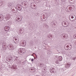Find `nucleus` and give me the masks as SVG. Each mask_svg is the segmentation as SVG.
<instances>
[{
	"label": "nucleus",
	"instance_id": "1a4fd4ad",
	"mask_svg": "<svg viewBox=\"0 0 76 76\" xmlns=\"http://www.w3.org/2000/svg\"><path fill=\"white\" fill-rule=\"evenodd\" d=\"M75 7V6H73V5H71L69 7V10H72V9H73L74 7Z\"/></svg>",
	"mask_w": 76,
	"mask_h": 76
},
{
	"label": "nucleus",
	"instance_id": "0eeeda50",
	"mask_svg": "<svg viewBox=\"0 0 76 76\" xmlns=\"http://www.w3.org/2000/svg\"><path fill=\"white\" fill-rule=\"evenodd\" d=\"M30 6L31 8H33V7L34 6H36V5H35V3H32L30 4Z\"/></svg>",
	"mask_w": 76,
	"mask_h": 76
},
{
	"label": "nucleus",
	"instance_id": "a211bd4d",
	"mask_svg": "<svg viewBox=\"0 0 76 76\" xmlns=\"http://www.w3.org/2000/svg\"><path fill=\"white\" fill-rule=\"evenodd\" d=\"M23 4L24 5V6H26V4H27V2H25V1H24L23 2Z\"/></svg>",
	"mask_w": 76,
	"mask_h": 76
},
{
	"label": "nucleus",
	"instance_id": "ddd939ff",
	"mask_svg": "<svg viewBox=\"0 0 76 76\" xmlns=\"http://www.w3.org/2000/svg\"><path fill=\"white\" fill-rule=\"evenodd\" d=\"M4 19V17L2 15H0V21L2 20V19Z\"/></svg>",
	"mask_w": 76,
	"mask_h": 76
},
{
	"label": "nucleus",
	"instance_id": "58836bf2",
	"mask_svg": "<svg viewBox=\"0 0 76 76\" xmlns=\"http://www.w3.org/2000/svg\"><path fill=\"white\" fill-rule=\"evenodd\" d=\"M71 1H73V0H71Z\"/></svg>",
	"mask_w": 76,
	"mask_h": 76
},
{
	"label": "nucleus",
	"instance_id": "f3484780",
	"mask_svg": "<svg viewBox=\"0 0 76 76\" xmlns=\"http://www.w3.org/2000/svg\"><path fill=\"white\" fill-rule=\"evenodd\" d=\"M6 47V45L5 44L3 43L2 44V48H4Z\"/></svg>",
	"mask_w": 76,
	"mask_h": 76
},
{
	"label": "nucleus",
	"instance_id": "6e6552de",
	"mask_svg": "<svg viewBox=\"0 0 76 76\" xmlns=\"http://www.w3.org/2000/svg\"><path fill=\"white\" fill-rule=\"evenodd\" d=\"M22 20V18H17L15 19L16 21L17 22H20Z\"/></svg>",
	"mask_w": 76,
	"mask_h": 76
},
{
	"label": "nucleus",
	"instance_id": "c85d7f7f",
	"mask_svg": "<svg viewBox=\"0 0 76 76\" xmlns=\"http://www.w3.org/2000/svg\"><path fill=\"white\" fill-rule=\"evenodd\" d=\"M63 38H66V36H64L63 37Z\"/></svg>",
	"mask_w": 76,
	"mask_h": 76
},
{
	"label": "nucleus",
	"instance_id": "473e14b6",
	"mask_svg": "<svg viewBox=\"0 0 76 76\" xmlns=\"http://www.w3.org/2000/svg\"><path fill=\"white\" fill-rule=\"evenodd\" d=\"M31 70H34V69H31Z\"/></svg>",
	"mask_w": 76,
	"mask_h": 76
},
{
	"label": "nucleus",
	"instance_id": "39448f33",
	"mask_svg": "<svg viewBox=\"0 0 76 76\" xmlns=\"http://www.w3.org/2000/svg\"><path fill=\"white\" fill-rule=\"evenodd\" d=\"M18 52L19 54H20L21 53H23V49L20 48L18 51Z\"/></svg>",
	"mask_w": 76,
	"mask_h": 76
},
{
	"label": "nucleus",
	"instance_id": "f704fd0d",
	"mask_svg": "<svg viewBox=\"0 0 76 76\" xmlns=\"http://www.w3.org/2000/svg\"><path fill=\"white\" fill-rule=\"evenodd\" d=\"M31 56H33V54L31 55Z\"/></svg>",
	"mask_w": 76,
	"mask_h": 76
},
{
	"label": "nucleus",
	"instance_id": "c9c22d12",
	"mask_svg": "<svg viewBox=\"0 0 76 76\" xmlns=\"http://www.w3.org/2000/svg\"><path fill=\"white\" fill-rule=\"evenodd\" d=\"M1 3H3V1H2L1 2Z\"/></svg>",
	"mask_w": 76,
	"mask_h": 76
},
{
	"label": "nucleus",
	"instance_id": "393cba45",
	"mask_svg": "<svg viewBox=\"0 0 76 76\" xmlns=\"http://www.w3.org/2000/svg\"><path fill=\"white\" fill-rule=\"evenodd\" d=\"M34 59L32 58L31 59V62H33V61H34Z\"/></svg>",
	"mask_w": 76,
	"mask_h": 76
},
{
	"label": "nucleus",
	"instance_id": "4be33fe9",
	"mask_svg": "<svg viewBox=\"0 0 76 76\" xmlns=\"http://www.w3.org/2000/svg\"><path fill=\"white\" fill-rule=\"evenodd\" d=\"M22 31V29H20L19 31V32L18 33V34H19V33H21V32Z\"/></svg>",
	"mask_w": 76,
	"mask_h": 76
},
{
	"label": "nucleus",
	"instance_id": "423d86ee",
	"mask_svg": "<svg viewBox=\"0 0 76 76\" xmlns=\"http://www.w3.org/2000/svg\"><path fill=\"white\" fill-rule=\"evenodd\" d=\"M10 28V27L6 26L4 28V30L5 31H8L9 30V29Z\"/></svg>",
	"mask_w": 76,
	"mask_h": 76
},
{
	"label": "nucleus",
	"instance_id": "2eb2a0df",
	"mask_svg": "<svg viewBox=\"0 0 76 76\" xmlns=\"http://www.w3.org/2000/svg\"><path fill=\"white\" fill-rule=\"evenodd\" d=\"M70 65L69 64H67L66 65L65 67L66 68H69V67H70Z\"/></svg>",
	"mask_w": 76,
	"mask_h": 76
},
{
	"label": "nucleus",
	"instance_id": "f257e3e1",
	"mask_svg": "<svg viewBox=\"0 0 76 76\" xmlns=\"http://www.w3.org/2000/svg\"><path fill=\"white\" fill-rule=\"evenodd\" d=\"M74 16H75V15H70L69 16V19L70 20V21H71L72 22H73L75 21V19H74Z\"/></svg>",
	"mask_w": 76,
	"mask_h": 76
},
{
	"label": "nucleus",
	"instance_id": "dca6fc26",
	"mask_svg": "<svg viewBox=\"0 0 76 76\" xmlns=\"http://www.w3.org/2000/svg\"><path fill=\"white\" fill-rule=\"evenodd\" d=\"M18 4H17V7L18 8V10L19 11H20V10H22V8H21V7H18Z\"/></svg>",
	"mask_w": 76,
	"mask_h": 76
},
{
	"label": "nucleus",
	"instance_id": "7c9ffc66",
	"mask_svg": "<svg viewBox=\"0 0 76 76\" xmlns=\"http://www.w3.org/2000/svg\"><path fill=\"white\" fill-rule=\"evenodd\" d=\"M21 4H22V5H23V2L21 3Z\"/></svg>",
	"mask_w": 76,
	"mask_h": 76
},
{
	"label": "nucleus",
	"instance_id": "6ab92c4d",
	"mask_svg": "<svg viewBox=\"0 0 76 76\" xmlns=\"http://www.w3.org/2000/svg\"><path fill=\"white\" fill-rule=\"evenodd\" d=\"M49 37V38H50V39H52V38H53V35H50Z\"/></svg>",
	"mask_w": 76,
	"mask_h": 76
},
{
	"label": "nucleus",
	"instance_id": "5701e85b",
	"mask_svg": "<svg viewBox=\"0 0 76 76\" xmlns=\"http://www.w3.org/2000/svg\"><path fill=\"white\" fill-rule=\"evenodd\" d=\"M66 12H69V10L68 9V7H66Z\"/></svg>",
	"mask_w": 76,
	"mask_h": 76
},
{
	"label": "nucleus",
	"instance_id": "c756f323",
	"mask_svg": "<svg viewBox=\"0 0 76 76\" xmlns=\"http://www.w3.org/2000/svg\"><path fill=\"white\" fill-rule=\"evenodd\" d=\"M69 45H67L66 46V48H69Z\"/></svg>",
	"mask_w": 76,
	"mask_h": 76
},
{
	"label": "nucleus",
	"instance_id": "f03ea898",
	"mask_svg": "<svg viewBox=\"0 0 76 76\" xmlns=\"http://www.w3.org/2000/svg\"><path fill=\"white\" fill-rule=\"evenodd\" d=\"M68 24L69 23H68V22L66 21H63L62 23V25L63 26H65V27H66V26H67L69 25Z\"/></svg>",
	"mask_w": 76,
	"mask_h": 76
},
{
	"label": "nucleus",
	"instance_id": "412c9836",
	"mask_svg": "<svg viewBox=\"0 0 76 76\" xmlns=\"http://www.w3.org/2000/svg\"><path fill=\"white\" fill-rule=\"evenodd\" d=\"M14 42L15 44H18V42H19V40H17L16 41H14Z\"/></svg>",
	"mask_w": 76,
	"mask_h": 76
},
{
	"label": "nucleus",
	"instance_id": "f8f14e48",
	"mask_svg": "<svg viewBox=\"0 0 76 76\" xmlns=\"http://www.w3.org/2000/svg\"><path fill=\"white\" fill-rule=\"evenodd\" d=\"M12 12H14V13H17L18 12V10H17L16 9H13L12 10Z\"/></svg>",
	"mask_w": 76,
	"mask_h": 76
},
{
	"label": "nucleus",
	"instance_id": "aec40b11",
	"mask_svg": "<svg viewBox=\"0 0 76 76\" xmlns=\"http://www.w3.org/2000/svg\"><path fill=\"white\" fill-rule=\"evenodd\" d=\"M45 26L46 28H47V29H48V28H49V26H48V25H45Z\"/></svg>",
	"mask_w": 76,
	"mask_h": 76
},
{
	"label": "nucleus",
	"instance_id": "e433bc0d",
	"mask_svg": "<svg viewBox=\"0 0 76 76\" xmlns=\"http://www.w3.org/2000/svg\"><path fill=\"white\" fill-rule=\"evenodd\" d=\"M4 49H5V50H6V48H5Z\"/></svg>",
	"mask_w": 76,
	"mask_h": 76
},
{
	"label": "nucleus",
	"instance_id": "20e7f679",
	"mask_svg": "<svg viewBox=\"0 0 76 76\" xmlns=\"http://www.w3.org/2000/svg\"><path fill=\"white\" fill-rule=\"evenodd\" d=\"M5 17L6 20H8L10 18V14H7Z\"/></svg>",
	"mask_w": 76,
	"mask_h": 76
},
{
	"label": "nucleus",
	"instance_id": "72a5a7b5",
	"mask_svg": "<svg viewBox=\"0 0 76 76\" xmlns=\"http://www.w3.org/2000/svg\"><path fill=\"white\" fill-rule=\"evenodd\" d=\"M75 38H76V34L75 35Z\"/></svg>",
	"mask_w": 76,
	"mask_h": 76
},
{
	"label": "nucleus",
	"instance_id": "79ce46f5",
	"mask_svg": "<svg viewBox=\"0 0 76 76\" xmlns=\"http://www.w3.org/2000/svg\"><path fill=\"white\" fill-rule=\"evenodd\" d=\"M16 38V37H14V38Z\"/></svg>",
	"mask_w": 76,
	"mask_h": 76
},
{
	"label": "nucleus",
	"instance_id": "4468645a",
	"mask_svg": "<svg viewBox=\"0 0 76 76\" xmlns=\"http://www.w3.org/2000/svg\"><path fill=\"white\" fill-rule=\"evenodd\" d=\"M50 72L51 73H54V68H53L52 69H50Z\"/></svg>",
	"mask_w": 76,
	"mask_h": 76
},
{
	"label": "nucleus",
	"instance_id": "ea45409f",
	"mask_svg": "<svg viewBox=\"0 0 76 76\" xmlns=\"http://www.w3.org/2000/svg\"><path fill=\"white\" fill-rule=\"evenodd\" d=\"M35 76H39L38 75H36Z\"/></svg>",
	"mask_w": 76,
	"mask_h": 76
},
{
	"label": "nucleus",
	"instance_id": "a19ab883",
	"mask_svg": "<svg viewBox=\"0 0 76 76\" xmlns=\"http://www.w3.org/2000/svg\"><path fill=\"white\" fill-rule=\"evenodd\" d=\"M66 38H68V37H66Z\"/></svg>",
	"mask_w": 76,
	"mask_h": 76
},
{
	"label": "nucleus",
	"instance_id": "37998d69",
	"mask_svg": "<svg viewBox=\"0 0 76 76\" xmlns=\"http://www.w3.org/2000/svg\"><path fill=\"white\" fill-rule=\"evenodd\" d=\"M0 57H1V56H0Z\"/></svg>",
	"mask_w": 76,
	"mask_h": 76
},
{
	"label": "nucleus",
	"instance_id": "bb28decb",
	"mask_svg": "<svg viewBox=\"0 0 76 76\" xmlns=\"http://www.w3.org/2000/svg\"><path fill=\"white\" fill-rule=\"evenodd\" d=\"M40 66L41 67H42V66H43V64H40Z\"/></svg>",
	"mask_w": 76,
	"mask_h": 76
},
{
	"label": "nucleus",
	"instance_id": "cd10ccee",
	"mask_svg": "<svg viewBox=\"0 0 76 76\" xmlns=\"http://www.w3.org/2000/svg\"><path fill=\"white\" fill-rule=\"evenodd\" d=\"M69 46H70V48H72V45H71V44H70V45H69Z\"/></svg>",
	"mask_w": 76,
	"mask_h": 76
},
{
	"label": "nucleus",
	"instance_id": "7ed1b4c3",
	"mask_svg": "<svg viewBox=\"0 0 76 76\" xmlns=\"http://www.w3.org/2000/svg\"><path fill=\"white\" fill-rule=\"evenodd\" d=\"M9 50H14V47L13 46V45L12 44H10L7 46Z\"/></svg>",
	"mask_w": 76,
	"mask_h": 76
},
{
	"label": "nucleus",
	"instance_id": "2f4dec72",
	"mask_svg": "<svg viewBox=\"0 0 76 76\" xmlns=\"http://www.w3.org/2000/svg\"><path fill=\"white\" fill-rule=\"evenodd\" d=\"M15 41H18V40H17V39H16V38L15 39Z\"/></svg>",
	"mask_w": 76,
	"mask_h": 76
},
{
	"label": "nucleus",
	"instance_id": "9d476101",
	"mask_svg": "<svg viewBox=\"0 0 76 76\" xmlns=\"http://www.w3.org/2000/svg\"><path fill=\"white\" fill-rule=\"evenodd\" d=\"M21 43H22L23 45H24V44H25V45H26V41L25 40H22L21 41Z\"/></svg>",
	"mask_w": 76,
	"mask_h": 76
},
{
	"label": "nucleus",
	"instance_id": "9b49d317",
	"mask_svg": "<svg viewBox=\"0 0 76 76\" xmlns=\"http://www.w3.org/2000/svg\"><path fill=\"white\" fill-rule=\"evenodd\" d=\"M58 61H61L63 60V58L61 56H60L58 57Z\"/></svg>",
	"mask_w": 76,
	"mask_h": 76
},
{
	"label": "nucleus",
	"instance_id": "a878e982",
	"mask_svg": "<svg viewBox=\"0 0 76 76\" xmlns=\"http://www.w3.org/2000/svg\"><path fill=\"white\" fill-rule=\"evenodd\" d=\"M56 64H58V61H56Z\"/></svg>",
	"mask_w": 76,
	"mask_h": 76
},
{
	"label": "nucleus",
	"instance_id": "b1692460",
	"mask_svg": "<svg viewBox=\"0 0 76 76\" xmlns=\"http://www.w3.org/2000/svg\"><path fill=\"white\" fill-rule=\"evenodd\" d=\"M36 6H34L33 7V8H31L32 9H35L36 8Z\"/></svg>",
	"mask_w": 76,
	"mask_h": 76
},
{
	"label": "nucleus",
	"instance_id": "4c0bfd02",
	"mask_svg": "<svg viewBox=\"0 0 76 76\" xmlns=\"http://www.w3.org/2000/svg\"><path fill=\"white\" fill-rule=\"evenodd\" d=\"M44 70H45V69H44Z\"/></svg>",
	"mask_w": 76,
	"mask_h": 76
}]
</instances>
